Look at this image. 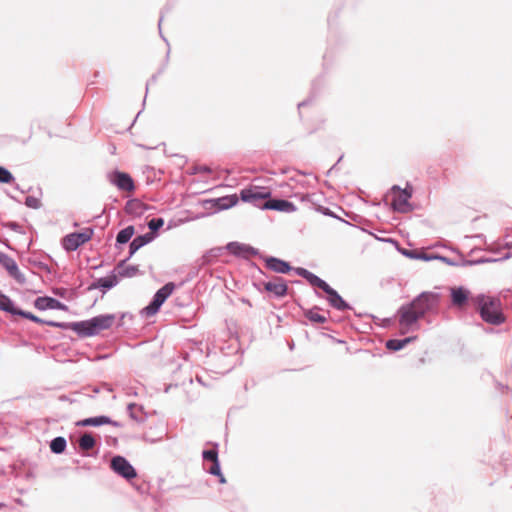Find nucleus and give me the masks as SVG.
Masks as SVG:
<instances>
[{
	"label": "nucleus",
	"mask_w": 512,
	"mask_h": 512,
	"mask_svg": "<svg viewBox=\"0 0 512 512\" xmlns=\"http://www.w3.org/2000/svg\"><path fill=\"white\" fill-rule=\"evenodd\" d=\"M511 257H512V253H506L504 256H502L500 258L481 257V258L472 259V260L462 258V267L476 266V265H481V264H486V263L502 262V261L508 260Z\"/></svg>",
	"instance_id": "nucleus-22"
},
{
	"label": "nucleus",
	"mask_w": 512,
	"mask_h": 512,
	"mask_svg": "<svg viewBox=\"0 0 512 512\" xmlns=\"http://www.w3.org/2000/svg\"><path fill=\"white\" fill-rule=\"evenodd\" d=\"M271 195L269 188L257 185H251L240 191V199L243 202L253 204L261 210H265L263 204L270 199Z\"/></svg>",
	"instance_id": "nucleus-5"
},
{
	"label": "nucleus",
	"mask_w": 512,
	"mask_h": 512,
	"mask_svg": "<svg viewBox=\"0 0 512 512\" xmlns=\"http://www.w3.org/2000/svg\"><path fill=\"white\" fill-rule=\"evenodd\" d=\"M474 238H478V239H482L484 240L485 239V235L484 234H476L473 236Z\"/></svg>",
	"instance_id": "nucleus-62"
},
{
	"label": "nucleus",
	"mask_w": 512,
	"mask_h": 512,
	"mask_svg": "<svg viewBox=\"0 0 512 512\" xmlns=\"http://www.w3.org/2000/svg\"><path fill=\"white\" fill-rule=\"evenodd\" d=\"M1 226L4 228H8L16 233L19 234H25L24 228L15 221H8V222H0Z\"/></svg>",
	"instance_id": "nucleus-43"
},
{
	"label": "nucleus",
	"mask_w": 512,
	"mask_h": 512,
	"mask_svg": "<svg viewBox=\"0 0 512 512\" xmlns=\"http://www.w3.org/2000/svg\"><path fill=\"white\" fill-rule=\"evenodd\" d=\"M260 258L265 262L267 269L279 273V274H288L292 271L293 267L288 261H285L281 258L275 256H260Z\"/></svg>",
	"instance_id": "nucleus-16"
},
{
	"label": "nucleus",
	"mask_w": 512,
	"mask_h": 512,
	"mask_svg": "<svg viewBox=\"0 0 512 512\" xmlns=\"http://www.w3.org/2000/svg\"><path fill=\"white\" fill-rule=\"evenodd\" d=\"M52 293L60 298H63V299H71L73 297H76L77 295V292H76V289H72L70 292L68 291V289L64 288V287H54L52 289Z\"/></svg>",
	"instance_id": "nucleus-39"
},
{
	"label": "nucleus",
	"mask_w": 512,
	"mask_h": 512,
	"mask_svg": "<svg viewBox=\"0 0 512 512\" xmlns=\"http://www.w3.org/2000/svg\"><path fill=\"white\" fill-rule=\"evenodd\" d=\"M115 314H100L87 320L75 322H59L54 320H47V326L60 328L62 330H72L80 338L94 337L103 330H108L112 327L115 321Z\"/></svg>",
	"instance_id": "nucleus-2"
},
{
	"label": "nucleus",
	"mask_w": 512,
	"mask_h": 512,
	"mask_svg": "<svg viewBox=\"0 0 512 512\" xmlns=\"http://www.w3.org/2000/svg\"><path fill=\"white\" fill-rule=\"evenodd\" d=\"M450 297L454 306L462 307L468 303L470 291L463 286L454 287L451 289Z\"/></svg>",
	"instance_id": "nucleus-20"
},
{
	"label": "nucleus",
	"mask_w": 512,
	"mask_h": 512,
	"mask_svg": "<svg viewBox=\"0 0 512 512\" xmlns=\"http://www.w3.org/2000/svg\"><path fill=\"white\" fill-rule=\"evenodd\" d=\"M264 290L279 299L288 295L289 288L283 277L272 276L271 280H267Z\"/></svg>",
	"instance_id": "nucleus-13"
},
{
	"label": "nucleus",
	"mask_w": 512,
	"mask_h": 512,
	"mask_svg": "<svg viewBox=\"0 0 512 512\" xmlns=\"http://www.w3.org/2000/svg\"><path fill=\"white\" fill-rule=\"evenodd\" d=\"M437 259V253H426V252H422V251H417V257L415 260H422V261H425V262H429V261H432V260H436Z\"/></svg>",
	"instance_id": "nucleus-47"
},
{
	"label": "nucleus",
	"mask_w": 512,
	"mask_h": 512,
	"mask_svg": "<svg viewBox=\"0 0 512 512\" xmlns=\"http://www.w3.org/2000/svg\"><path fill=\"white\" fill-rule=\"evenodd\" d=\"M224 250H226L225 247H214L206 252V254L203 256V262L204 263H210L212 260L220 257Z\"/></svg>",
	"instance_id": "nucleus-38"
},
{
	"label": "nucleus",
	"mask_w": 512,
	"mask_h": 512,
	"mask_svg": "<svg viewBox=\"0 0 512 512\" xmlns=\"http://www.w3.org/2000/svg\"><path fill=\"white\" fill-rule=\"evenodd\" d=\"M315 294L318 298H322L323 296L321 295V293L315 289Z\"/></svg>",
	"instance_id": "nucleus-64"
},
{
	"label": "nucleus",
	"mask_w": 512,
	"mask_h": 512,
	"mask_svg": "<svg viewBox=\"0 0 512 512\" xmlns=\"http://www.w3.org/2000/svg\"><path fill=\"white\" fill-rule=\"evenodd\" d=\"M320 311L324 310L318 305H314L311 308H302L304 317L313 325L325 324L328 321L327 316L321 314Z\"/></svg>",
	"instance_id": "nucleus-19"
},
{
	"label": "nucleus",
	"mask_w": 512,
	"mask_h": 512,
	"mask_svg": "<svg viewBox=\"0 0 512 512\" xmlns=\"http://www.w3.org/2000/svg\"><path fill=\"white\" fill-rule=\"evenodd\" d=\"M19 309L10 297L0 290V311L16 316Z\"/></svg>",
	"instance_id": "nucleus-25"
},
{
	"label": "nucleus",
	"mask_w": 512,
	"mask_h": 512,
	"mask_svg": "<svg viewBox=\"0 0 512 512\" xmlns=\"http://www.w3.org/2000/svg\"><path fill=\"white\" fill-rule=\"evenodd\" d=\"M312 287L318 288L321 291L325 288V286L328 284L325 280L317 276L316 274L309 271L307 276L304 278Z\"/></svg>",
	"instance_id": "nucleus-35"
},
{
	"label": "nucleus",
	"mask_w": 512,
	"mask_h": 512,
	"mask_svg": "<svg viewBox=\"0 0 512 512\" xmlns=\"http://www.w3.org/2000/svg\"><path fill=\"white\" fill-rule=\"evenodd\" d=\"M241 301H242V303H244V304H247V305H249V306H252V304H251V302H250V300H249V299L242 298V299H241Z\"/></svg>",
	"instance_id": "nucleus-60"
},
{
	"label": "nucleus",
	"mask_w": 512,
	"mask_h": 512,
	"mask_svg": "<svg viewBox=\"0 0 512 512\" xmlns=\"http://www.w3.org/2000/svg\"><path fill=\"white\" fill-rule=\"evenodd\" d=\"M34 323H37V324H40V325H46V323H48V322H47V320L42 319V318L36 316L35 320H34Z\"/></svg>",
	"instance_id": "nucleus-58"
},
{
	"label": "nucleus",
	"mask_w": 512,
	"mask_h": 512,
	"mask_svg": "<svg viewBox=\"0 0 512 512\" xmlns=\"http://www.w3.org/2000/svg\"><path fill=\"white\" fill-rule=\"evenodd\" d=\"M218 446V443H213V447L211 449H204L202 451V459L204 465H207L208 463L214 462L219 459Z\"/></svg>",
	"instance_id": "nucleus-31"
},
{
	"label": "nucleus",
	"mask_w": 512,
	"mask_h": 512,
	"mask_svg": "<svg viewBox=\"0 0 512 512\" xmlns=\"http://www.w3.org/2000/svg\"><path fill=\"white\" fill-rule=\"evenodd\" d=\"M28 262H29L30 265L35 266L38 269L45 271L46 273L50 274L52 272L51 268L49 267V265H47L44 262L38 261V260L33 259V258H29Z\"/></svg>",
	"instance_id": "nucleus-46"
},
{
	"label": "nucleus",
	"mask_w": 512,
	"mask_h": 512,
	"mask_svg": "<svg viewBox=\"0 0 512 512\" xmlns=\"http://www.w3.org/2000/svg\"><path fill=\"white\" fill-rule=\"evenodd\" d=\"M78 444L81 450H89L96 445V439L92 433L87 432L81 436Z\"/></svg>",
	"instance_id": "nucleus-34"
},
{
	"label": "nucleus",
	"mask_w": 512,
	"mask_h": 512,
	"mask_svg": "<svg viewBox=\"0 0 512 512\" xmlns=\"http://www.w3.org/2000/svg\"><path fill=\"white\" fill-rule=\"evenodd\" d=\"M321 195L316 193H306L302 195V202H307L311 204V207L315 210L316 205L320 202Z\"/></svg>",
	"instance_id": "nucleus-41"
},
{
	"label": "nucleus",
	"mask_w": 512,
	"mask_h": 512,
	"mask_svg": "<svg viewBox=\"0 0 512 512\" xmlns=\"http://www.w3.org/2000/svg\"><path fill=\"white\" fill-rule=\"evenodd\" d=\"M322 291L326 294L325 299L332 308L338 311L353 309V307L338 293V291L329 284H327Z\"/></svg>",
	"instance_id": "nucleus-12"
},
{
	"label": "nucleus",
	"mask_w": 512,
	"mask_h": 512,
	"mask_svg": "<svg viewBox=\"0 0 512 512\" xmlns=\"http://www.w3.org/2000/svg\"><path fill=\"white\" fill-rule=\"evenodd\" d=\"M204 469L207 473L213 476L220 474L221 464L219 459L214 462H211L210 466L204 465Z\"/></svg>",
	"instance_id": "nucleus-44"
},
{
	"label": "nucleus",
	"mask_w": 512,
	"mask_h": 512,
	"mask_svg": "<svg viewBox=\"0 0 512 512\" xmlns=\"http://www.w3.org/2000/svg\"><path fill=\"white\" fill-rule=\"evenodd\" d=\"M388 193L392 194V201L390 208L397 213H409L414 210V206L410 203V199L413 196V187L410 183H407L404 188L399 185H392Z\"/></svg>",
	"instance_id": "nucleus-4"
},
{
	"label": "nucleus",
	"mask_w": 512,
	"mask_h": 512,
	"mask_svg": "<svg viewBox=\"0 0 512 512\" xmlns=\"http://www.w3.org/2000/svg\"><path fill=\"white\" fill-rule=\"evenodd\" d=\"M225 248L230 254L239 258L249 259L252 256H263L259 249L238 241L228 242Z\"/></svg>",
	"instance_id": "nucleus-10"
},
{
	"label": "nucleus",
	"mask_w": 512,
	"mask_h": 512,
	"mask_svg": "<svg viewBox=\"0 0 512 512\" xmlns=\"http://www.w3.org/2000/svg\"><path fill=\"white\" fill-rule=\"evenodd\" d=\"M254 265L256 266V268L258 269L260 274L267 276L266 273L260 267H258L256 264H254Z\"/></svg>",
	"instance_id": "nucleus-63"
},
{
	"label": "nucleus",
	"mask_w": 512,
	"mask_h": 512,
	"mask_svg": "<svg viewBox=\"0 0 512 512\" xmlns=\"http://www.w3.org/2000/svg\"><path fill=\"white\" fill-rule=\"evenodd\" d=\"M198 173L211 174L212 169L207 165H195L192 168V171L190 174H198Z\"/></svg>",
	"instance_id": "nucleus-48"
},
{
	"label": "nucleus",
	"mask_w": 512,
	"mask_h": 512,
	"mask_svg": "<svg viewBox=\"0 0 512 512\" xmlns=\"http://www.w3.org/2000/svg\"><path fill=\"white\" fill-rule=\"evenodd\" d=\"M215 476L218 477L219 483H221V484L226 483V478H225L224 474L222 473V470L220 471V474L215 475Z\"/></svg>",
	"instance_id": "nucleus-57"
},
{
	"label": "nucleus",
	"mask_w": 512,
	"mask_h": 512,
	"mask_svg": "<svg viewBox=\"0 0 512 512\" xmlns=\"http://www.w3.org/2000/svg\"><path fill=\"white\" fill-rule=\"evenodd\" d=\"M239 202L236 194L203 200L202 204L207 214H214L234 207Z\"/></svg>",
	"instance_id": "nucleus-7"
},
{
	"label": "nucleus",
	"mask_w": 512,
	"mask_h": 512,
	"mask_svg": "<svg viewBox=\"0 0 512 512\" xmlns=\"http://www.w3.org/2000/svg\"><path fill=\"white\" fill-rule=\"evenodd\" d=\"M417 339V336H408L402 339L391 338L388 339L385 343V347L389 351L398 352L405 348L408 344L412 343Z\"/></svg>",
	"instance_id": "nucleus-21"
},
{
	"label": "nucleus",
	"mask_w": 512,
	"mask_h": 512,
	"mask_svg": "<svg viewBox=\"0 0 512 512\" xmlns=\"http://www.w3.org/2000/svg\"><path fill=\"white\" fill-rule=\"evenodd\" d=\"M306 193H295L293 194V197L299 199L302 202V195H305Z\"/></svg>",
	"instance_id": "nucleus-59"
},
{
	"label": "nucleus",
	"mask_w": 512,
	"mask_h": 512,
	"mask_svg": "<svg viewBox=\"0 0 512 512\" xmlns=\"http://www.w3.org/2000/svg\"><path fill=\"white\" fill-rule=\"evenodd\" d=\"M34 307L39 311H45V310H61V311H68L69 308L66 304L61 302L60 300L51 297V296H39L35 298L33 301Z\"/></svg>",
	"instance_id": "nucleus-14"
},
{
	"label": "nucleus",
	"mask_w": 512,
	"mask_h": 512,
	"mask_svg": "<svg viewBox=\"0 0 512 512\" xmlns=\"http://www.w3.org/2000/svg\"><path fill=\"white\" fill-rule=\"evenodd\" d=\"M0 264L7 271L18 284L24 285L26 283L25 275L19 270L16 261L4 252L0 251Z\"/></svg>",
	"instance_id": "nucleus-11"
},
{
	"label": "nucleus",
	"mask_w": 512,
	"mask_h": 512,
	"mask_svg": "<svg viewBox=\"0 0 512 512\" xmlns=\"http://www.w3.org/2000/svg\"><path fill=\"white\" fill-rule=\"evenodd\" d=\"M104 425H112L114 427H122V423L113 420L111 417H110V421L109 422H104Z\"/></svg>",
	"instance_id": "nucleus-56"
},
{
	"label": "nucleus",
	"mask_w": 512,
	"mask_h": 512,
	"mask_svg": "<svg viewBox=\"0 0 512 512\" xmlns=\"http://www.w3.org/2000/svg\"><path fill=\"white\" fill-rule=\"evenodd\" d=\"M94 235V228L87 227L82 231H75L66 234L61 239L62 248L66 252H74L78 250L82 245L89 242Z\"/></svg>",
	"instance_id": "nucleus-6"
},
{
	"label": "nucleus",
	"mask_w": 512,
	"mask_h": 512,
	"mask_svg": "<svg viewBox=\"0 0 512 512\" xmlns=\"http://www.w3.org/2000/svg\"><path fill=\"white\" fill-rule=\"evenodd\" d=\"M343 156H340L338 161L327 171L326 175L330 176L335 170H337V166L339 162L342 160Z\"/></svg>",
	"instance_id": "nucleus-55"
},
{
	"label": "nucleus",
	"mask_w": 512,
	"mask_h": 512,
	"mask_svg": "<svg viewBox=\"0 0 512 512\" xmlns=\"http://www.w3.org/2000/svg\"><path fill=\"white\" fill-rule=\"evenodd\" d=\"M110 417L106 415H98L93 417H87L76 422L77 426L80 427H100L104 425V422H109Z\"/></svg>",
	"instance_id": "nucleus-26"
},
{
	"label": "nucleus",
	"mask_w": 512,
	"mask_h": 512,
	"mask_svg": "<svg viewBox=\"0 0 512 512\" xmlns=\"http://www.w3.org/2000/svg\"><path fill=\"white\" fill-rule=\"evenodd\" d=\"M14 180L13 174L6 167L0 165V183L11 184Z\"/></svg>",
	"instance_id": "nucleus-40"
},
{
	"label": "nucleus",
	"mask_w": 512,
	"mask_h": 512,
	"mask_svg": "<svg viewBox=\"0 0 512 512\" xmlns=\"http://www.w3.org/2000/svg\"><path fill=\"white\" fill-rule=\"evenodd\" d=\"M385 241H386V242H389V243L394 244V245H395V248L397 249V251H398L401 255H403V256H405V257H407V258H409V259H412V260H415V259H416V257H417V251H418L417 249H407V248H403V247H401V245L399 244V242H398L397 240L392 239V238H388V239H386Z\"/></svg>",
	"instance_id": "nucleus-32"
},
{
	"label": "nucleus",
	"mask_w": 512,
	"mask_h": 512,
	"mask_svg": "<svg viewBox=\"0 0 512 512\" xmlns=\"http://www.w3.org/2000/svg\"><path fill=\"white\" fill-rule=\"evenodd\" d=\"M452 251L454 252H457L459 257H460V260H454L452 258H449L447 256H444V255H441V254H438L437 253V259L436 260H439L445 264H447L448 266H462V258H464L463 254L459 252L458 249H452Z\"/></svg>",
	"instance_id": "nucleus-37"
},
{
	"label": "nucleus",
	"mask_w": 512,
	"mask_h": 512,
	"mask_svg": "<svg viewBox=\"0 0 512 512\" xmlns=\"http://www.w3.org/2000/svg\"><path fill=\"white\" fill-rule=\"evenodd\" d=\"M127 412L129 417L138 423H143L147 419V414L144 412V407L137 403H129L127 405Z\"/></svg>",
	"instance_id": "nucleus-24"
},
{
	"label": "nucleus",
	"mask_w": 512,
	"mask_h": 512,
	"mask_svg": "<svg viewBox=\"0 0 512 512\" xmlns=\"http://www.w3.org/2000/svg\"><path fill=\"white\" fill-rule=\"evenodd\" d=\"M109 182L120 191L132 192L135 190V183L131 175L118 169L108 174Z\"/></svg>",
	"instance_id": "nucleus-9"
},
{
	"label": "nucleus",
	"mask_w": 512,
	"mask_h": 512,
	"mask_svg": "<svg viewBox=\"0 0 512 512\" xmlns=\"http://www.w3.org/2000/svg\"><path fill=\"white\" fill-rule=\"evenodd\" d=\"M267 280L261 278V277H255L253 279V286L260 292H265L264 286L266 285Z\"/></svg>",
	"instance_id": "nucleus-49"
},
{
	"label": "nucleus",
	"mask_w": 512,
	"mask_h": 512,
	"mask_svg": "<svg viewBox=\"0 0 512 512\" xmlns=\"http://www.w3.org/2000/svg\"><path fill=\"white\" fill-rule=\"evenodd\" d=\"M16 316H19V317H22L24 319H27V320H30L32 322H34L35 320V317L36 315L33 314L32 312H29V311H25L23 309H19V311L17 312V315Z\"/></svg>",
	"instance_id": "nucleus-50"
},
{
	"label": "nucleus",
	"mask_w": 512,
	"mask_h": 512,
	"mask_svg": "<svg viewBox=\"0 0 512 512\" xmlns=\"http://www.w3.org/2000/svg\"><path fill=\"white\" fill-rule=\"evenodd\" d=\"M161 307L162 305L152 298L148 305L141 309L140 314L145 317H152L159 312Z\"/></svg>",
	"instance_id": "nucleus-33"
},
{
	"label": "nucleus",
	"mask_w": 512,
	"mask_h": 512,
	"mask_svg": "<svg viewBox=\"0 0 512 512\" xmlns=\"http://www.w3.org/2000/svg\"><path fill=\"white\" fill-rule=\"evenodd\" d=\"M111 470L127 481L137 477V471L133 465L122 455H115L110 462Z\"/></svg>",
	"instance_id": "nucleus-8"
},
{
	"label": "nucleus",
	"mask_w": 512,
	"mask_h": 512,
	"mask_svg": "<svg viewBox=\"0 0 512 512\" xmlns=\"http://www.w3.org/2000/svg\"><path fill=\"white\" fill-rule=\"evenodd\" d=\"M164 219L162 217H154L150 219L147 223L149 228V232L145 233L149 235L151 239L154 241L159 236V231L164 225Z\"/></svg>",
	"instance_id": "nucleus-29"
},
{
	"label": "nucleus",
	"mask_w": 512,
	"mask_h": 512,
	"mask_svg": "<svg viewBox=\"0 0 512 512\" xmlns=\"http://www.w3.org/2000/svg\"><path fill=\"white\" fill-rule=\"evenodd\" d=\"M163 14L161 13V16H160V19H159V22H158V29H159V34H160V37L162 38V40L167 44V46L169 47V42L168 40L165 38V36L162 34V30H161V23L163 21ZM169 54H170V49L168 48V51H167V54H166V60H168L169 58Z\"/></svg>",
	"instance_id": "nucleus-51"
},
{
	"label": "nucleus",
	"mask_w": 512,
	"mask_h": 512,
	"mask_svg": "<svg viewBox=\"0 0 512 512\" xmlns=\"http://www.w3.org/2000/svg\"><path fill=\"white\" fill-rule=\"evenodd\" d=\"M153 242L151 237L146 234L137 235L129 243V255L119 263V267H122L139 249L145 245Z\"/></svg>",
	"instance_id": "nucleus-18"
},
{
	"label": "nucleus",
	"mask_w": 512,
	"mask_h": 512,
	"mask_svg": "<svg viewBox=\"0 0 512 512\" xmlns=\"http://www.w3.org/2000/svg\"><path fill=\"white\" fill-rule=\"evenodd\" d=\"M162 72V70H160L157 74H153L150 79L147 81L146 83V93L148 92V88L151 84H155L157 82V79H158V75Z\"/></svg>",
	"instance_id": "nucleus-53"
},
{
	"label": "nucleus",
	"mask_w": 512,
	"mask_h": 512,
	"mask_svg": "<svg viewBox=\"0 0 512 512\" xmlns=\"http://www.w3.org/2000/svg\"><path fill=\"white\" fill-rule=\"evenodd\" d=\"M315 211L321 213L322 215H325V216H328V217H331V218H335V219H338L344 223H347V221L343 220L341 217H339L338 215H336L330 208L328 207H325V206H322L320 204L316 205V208H315Z\"/></svg>",
	"instance_id": "nucleus-42"
},
{
	"label": "nucleus",
	"mask_w": 512,
	"mask_h": 512,
	"mask_svg": "<svg viewBox=\"0 0 512 512\" xmlns=\"http://www.w3.org/2000/svg\"><path fill=\"white\" fill-rule=\"evenodd\" d=\"M264 209L273 210L284 213H293L297 210L295 204L289 200L281 198H273L272 195L268 201L263 204Z\"/></svg>",
	"instance_id": "nucleus-17"
},
{
	"label": "nucleus",
	"mask_w": 512,
	"mask_h": 512,
	"mask_svg": "<svg viewBox=\"0 0 512 512\" xmlns=\"http://www.w3.org/2000/svg\"><path fill=\"white\" fill-rule=\"evenodd\" d=\"M328 57H329V52L327 51L324 56H323V59H324V65H326L327 61H328Z\"/></svg>",
	"instance_id": "nucleus-61"
},
{
	"label": "nucleus",
	"mask_w": 512,
	"mask_h": 512,
	"mask_svg": "<svg viewBox=\"0 0 512 512\" xmlns=\"http://www.w3.org/2000/svg\"><path fill=\"white\" fill-rule=\"evenodd\" d=\"M135 233V227L133 225H128L125 228L121 229L116 236L115 247L117 249L121 248V246L128 243Z\"/></svg>",
	"instance_id": "nucleus-27"
},
{
	"label": "nucleus",
	"mask_w": 512,
	"mask_h": 512,
	"mask_svg": "<svg viewBox=\"0 0 512 512\" xmlns=\"http://www.w3.org/2000/svg\"><path fill=\"white\" fill-rule=\"evenodd\" d=\"M440 303V294L423 291L410 302L402 304L398 310L399 324L403 328L402 334L408 332L412 326L417 325L428 313L437 310Z\"/></svg>",
	"instance_id": "nucleus-1"
},
{
	"label": "nucleus",
	"mask_w": 512,
	"mask_h": 512,
	"mask_svg": "<svg viewBox=\"0 0 512 512\" xmlns=\"http://www.w3.org/2000/svg\"><path fill=\"white\" fill-rule=\"evenodd\" d=\"M49 447L53 454L60 455L67 448V440L63 436H57L50 441Z\"/></svg>",
	"instance_id": "nucleus-30"
},
{
	"label": "nucleus",
	"mask_w": 512,
	"mask_h": 512,
	"mask_svg": "<svg viewBox=\"0 0 512 512\" xmlns=\"http://www.w3.org/2000/svg\"><path fill=\"white\" fill-rule=\"evenodd\" d=\"M475 310L479 313L481 319L490 325L499 326L506 321V316L502 310V304L499 298L478 294L472 298Z\"/></svg>",
	"instance_id": "nucleus-3"
},
{
	"label": "nucleus",
	"mask_w": 512,
	"mask_h": 512,
	"mask_svg": "<svg viewBox=\"0 0 512 512\" xmlns=\"http://www.w3.org/2000/svg\"><path fill=\"white\" fill-rule=\"evenodd\" d=\"M25 205L31 209H39L42 206L41 201L34 196H27L25 199Z\"/></svg>",
	"instance_id": "nucleus-45"
},
{
	"label": "nucleus",
	"mask_w": 512,
	"mask_h": 512,
	"mask_svg": "<svg viewBox=\"0 0 512 512\" xmlns=\"http://www.w3.org/2000/svg\"><path fill=\"white\" fill-rule=\"evenodd\" d=\"M146 210L144 204L138 199H130L126 202L124 211L128 215L141 216Z\"/></svg>",
	"instance_id": "nucleus-28"
},
{
	"label": "nucleus",
	"mask_w": 512,
	"mask_h": 512,
	"mask_svg": "<svg viewBox=\"0 0 512 512\" xmlns=\"http://www.w3.org/2000/svg\"><path fill=\"white\" fill-rule=\"evenodd\" d=\"M175 288L176 284L174 282H167L155 292L152 298L158 301L159 304L163 305Z\"/></svg>",
	"instance_id": "nucleus-23"
},
{
	"label": "nucleus",
	"mask_w": 512,
	"mask_h": 512,
	"mask_svg": "<svg viewBox=\"0 0 512 512\" xmlns=\"http://www.w3.org/2000/svg\"><path fill=\"white\" fill-rule=\"evenodd\" d=\"M118 268L120 269L118 272L119 276L124 278L134 277L139 272V267L137 265L125 266L124 264L122 267L118 266Z\"/></svg>",
	"instance_id": "nucleus-36"
},
{
	"label": "nucleus",
	"mask_w": 512,
	"mask_h": 512,
	"mask_svg": "<svg viewBox=\"0 0 512 512\" xmlns=\"http://www.w3.org/2000/svg\"><path fill=\"white\" fill-rule=\"evenodd\" d=\"M292 271L302 278H305L309 273V270L303 267H293Z\"/></svg>",
	"instance_id": "nucleus-52"
},
{
	"label": "nucleus",
	"mask_w": 512,
	"mask_h": 512,
	"mask_svg": "<svg viewBox=\"0 0 512 512\" xmlns=\"http://www.w3.org/2000/svg\"><path fill=\"white\" fill-rule=\"evenodd\" d=\"M312 100H313V98H312V97H309V98H307V99H305V100H303V101L299 102V103H298V105H297L298 110L300 111V109H301V108L306 107V106H308L309 104H311ZM299 115L301 116V113H300V112H299Z\"/></svg>",
	"instance_id": "nucleus-54"
},
{
	"label": "nucleus",
	"mask_w": 512,
	"mask_h": 512,
	"mask_svg": "<svg viewBox=\"0 0 512 512\" xmlns=\"http://www.w3.org/2000/svg\"><path fill=\"white\" fill-rule=\"evenodd\" d=\"M119 282L118 276L114 271H111L107 276L100 277L93 281L87 288L88 291L100 290L102 294H106L109 290L114 288Z\"/></svg>",
	"instance_id": "nucleus-15"
}]
</instances>
